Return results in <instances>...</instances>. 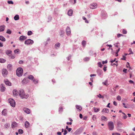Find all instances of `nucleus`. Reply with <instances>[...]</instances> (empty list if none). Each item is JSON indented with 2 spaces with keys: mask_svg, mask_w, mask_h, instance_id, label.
I'll return each mask as SVG.
<instances>
[{
  "mask_svg": "<svg viewBox=\"0 0 135 135\" xmlns=\"http://www.w3.org/2000/svg\"><path fill=\"white\" fill-rule=\"evenodd\" d=\"M19 95L22 99H27L28 97V95L25 94L24 91L22 90H20L19 93Z\"/></svg>",
  "mask_w": 135,
  "mask_h": 135,
  "instance_id": "1",
  "label": "nucleus"
},
{
  "mask_svg": "<svg viewBox=\"0 0 135 135\" xmlns=\"http://www.w3.org/2000/svg\"><path fill=\"white\" fill-rule=\"evenodd\" d=\"M23 73V69L21 68H18L16 70V74L17 75L20 77L22 76Z\"/></svg>",
  "mask_w": 135,
  "mask_h": 135,
  "instance_id": "2",
  "label": "nucleus"
},
{
  "mask_svg": "<svg viewBox=\"0 0 135 135\" xmlns=\"http://www.w3.org/2000/svg\"><path fill=\"white\" fill-rule=\"evenodd\" d=\"M108 126L109 129L110 131L113 130L114 128L113 122L112 121H110L108 123Z\"/></svg>",
  "mask_w": 135,
  "mask_h": 135,
  "instance_id": "3",
  "label": "nucleus"
},
{
  "mask_svg": "<svg viewBox=\"0 0 135 135\" xmlns=\"http://www.w3.org/2000/svg\"><path fill=\"white\" fill-rule=\"evenodd\" d=\"M8 102L10 104V105L13 107L15 106V102L14 100L12 99H8Z\"/></svg>",
  "mask_w": 135,
  "mask_h": 135,
  "instance_id": "4",
  "label": "nucleus"
},
{
  "mask_svg": "<svg viewBox=\"0 0 135 135\" xmlns=\"http://www.w3.org/2000/svg\"><path fill=\"white\" fill-rule=\"evenodd\" d=\"M34 43V41L31 39H28L26 40L25 42V45H32Z\"/></svg>",
  "mask_w": 135,
  "mask_h": 135,
  "instance_id": "5",
  "label": "nucleus"
},
{
  "mask_svg": "<svg viewBox=\"0 0 135 135\" xmlns=\"http://www.w3.org/2000/svg\"><path fill=\"white\" fill-rule=\"evenodd\" d=\"M8 72L7 70L6 69H3L2 70V75L4 76L6 75Z\"/></svg>",
  "mask_w": 135,
  "mask_h": 135,
  "instance_id": "6",
  "label": "nucleus"
},
{
  "mask_svg": "<svg viewBox=\"0 0 135 135\" xmlns=\"http://www.w3.org/2000/svg\"><path fill=\"white\" fill-rule=\"evenodd\" d=\"M97 7V4L95 3H93L90 5V8L91 9H95Z\"/></svg>",
  "mask_w": 135,
  "mask_h": 135,
  "instance_id": "7",
  "label": "nucleus"
},
{
  "mask_svg": "<svg viewBox=\"0 0 135 135\" xmlns=\"http://www.w3.org/2000/svg\"><path fill=\"white\" fill-rule=\"evenodd\" d=\"M1 91L2 92L4 91L6 89L5 87L4 86V85L1 84L0 85Z\"/></svg>",
  "mask_w": 135,
  "mask_h": 135,
  "instance_id": "8",
  "label": "nucleus"
},
{
  "mask_svg": "<svg viewBox=\"0 0 135 135\" xmlns=\"http://www.w3.org/2000/svg\"><path fill=\"white\" fill-rule=\"evenodd\" d=\"M123 123L120 121H118L117 122V128H121L122 127V126Z\"/></svg>",
  "mask_w": 135,
  "mask_h": 135,
  "instance_id": "9",
  "label": "nucleus"
},
{
  "mask_svg": "<svg viewBox=\"0 0 135 135\" xmlns=\"http://www.w3.org/2000/svg\"><path fill=\"white\" fill-rule=\"evenodd\" d=\"M4 82H5V84L9 86H11V83L9 81L7 80H4Z\"/></svg>",
  "mask_w": 135,
  "mask_h": 135,
  "instance_id": "10",
  "label": "nucleus"
},
{
  "mask_svg": "<svg viewBox=\"0 0 135 135\" xmlns=\"http://www.w3.org/2000/svg\"><path fill=\"white\" fill-rule=\"evenodd\" d=\"M66 32L68 35H69L71 33L70 30V28L68 27L66 30Z\"/></svg>",
  "mask_w": 135,
  "mask_h": 135,
  "instance_id": "11",
  "label": "nucleus"
},
{
  "mask_svg": "<svg viewBox=\"0 0 135 135\" xmlns=\"http://www.w3.org/2000/svg\"><path fill=\"white\" fill-rule=\"evenodd\" d=\"M27 38V37L25 36H20V37L19 40L20 41H22L26 39Z\"/></svg>",
  "mask_w": 135,
  "mask_h": 135,
  "instance_id": "12",
  "label": "nucleus"
},
{
  "mask_svg": "<svg viewBox=\"0 0 135 135\" xmlns=\"http://www.w3.org/2000/svg\"><path fill=\"white\" fill-rule=\"evenodd\" d=\"M24 111L27 114H29L30 113V110L29 109L27 108H24L23 109Z\"/></svg>",
  "mask_w": 135,
  "mask_h": 135,
  "instance_id": "13",
  "label": "nucleus"
},
{
  "mask_svg": "<svg viewBox=\"0 0 135 135\" xmlns=\"http://www.w3.org/2000/svg\"><path fill=\"white\" fill-rule=\"evenodd\" d=\"M28 78L30 80H33V82H35V79H34V77L32 75H30L28 77Z\"/></svg>",
  "mask_w": 135,
  "mask_h": 135,
  "instance_id": "14",
  "label": "nucleus"
},
{
  "mask_svg": "<svg viewBox=\"0 0 135 135\" xmlns=\"http://www.w3.org/2000/svg\"><path fill=\"white\" fill-rule=\"evenodd\" d=\"M13 95L16 96L18 94V91L16 89H14L13 91Z\"/></svg>",
  "mask_w": 135,
  "mask_h": 135,
  "instance_id": "15",
  "label": "nucleus"
},
{
  "mask_svg": "<svg viewBox=\"0 0 135 135\" xmlns=\"http://www.w3.org/2000/svg\"><path fill=\"white\" fill-rule=\"evenodd\" d=\"M5 26L4 25L0 26V32L3 31H4Z\"/></svg>",
  "mask_w": 135,
  "mask_h": 135,
  "instance_id": "16",
  "label": "nucleus"
},
{
  "mask_svg": "<svg viewBox=\"0 0 135 135\" xmlns=\"http://www.w3.org/2000/svg\"><path fill=\"white\" fill-rule=\"evenodd\" d=\"M7 111L6 109H4L2 112V113L3 115H5L7 114Z\"/></svg>",
  "mask_w": 135,
  "mask_h": 135,
  "instance_id": "17",
  "label": "nucleus"
},
{
  "mask_svg": "<svg viewBox=\"0 0 135 135\" xmlns=\"http://www.w3.org/2000/svg\"><path fill=\"white\" fill-rule=\"evenodd\" d=\"M17 123L15 122H13L12 124V128H15L17 126Z\"/></svg>",
  "mask_w": 135,
  "mask_h": 135,
  "instance_id": "18",
  "label": "nucleus"
},
{
  "mask_svg": "<svg viewBox=\"0 0 135 135\" xmlns=\"http://www.w3.org/2000/svg\"><path fill=\"white\" fill-rule=\"evenodd\" d=\"M29 125L30 123L26 121L25 123V126L26 128H28L29 127Z\"/></svg>",
  "mask_w": 135,
  "mask_h": 135,
  "instance_id": "19",
  "label": "nucleus"
},
{
  "mask_svg": "<svg viewBox=\"0 0 135 135\" xmlns=\"http://www.w3.org/2000/svg\"><path fill=\"white\" fill-rule=\"evenodd\" d=\"M12 52L10 50H7L6 51V54L10 56V54H11Z\"/></svg>",
  "mask_w": 135,
  "mask_h": 135,
  "instance_id": "20",
  "label": "nucleus"
},
{
  "mask_svg": "<svg viewBox=\"0 0 135 135\" xmlns=\"http://www.w3.org/2000/svg\"><path fill=\"white\" fill-rule=\"evenodd\" d=\"M0 40H1L3 42H4L6 41V39L3 36H0Z\"/></svg>",
  "mask_w": 135,
  "mask_h": 135,
  "instance_id": "21",
  "label": "nucleus"
},
{
  "mask_svg": "<svg viewBox=\"0 0 135 135\" xmlns=\"http://www.w3.org/2000/svg\"><path fill=\"white\" fill-rule=\"evenodd\" d=\"M73 10H70L68 11V14L69 16H71L73 14Z\"/></svg>",
  "mask_w": 135,
  "mask_h": 135,
  "instance_id": "22",
  "label": "nucleus"
},
{
  "mask_svg": "<svg viewBox=\"0 0 135 135\" xmlns=\"http://www.w3.org/2000/svg\"><path fill=\"white\" fill-rule=\"evenodd\" d=\"M76 108L77 110L78 109L80 111L82 109V107L81 106L78 105H76Z\"/></svg>",
  "mask_w": 135,
  "mask_h": 135,
  "instance_id": "23",
  "label": "nucleus"
},
{
  "mask_svg": "<svg viewBox=\"0 0 135 135\" xmlns=\"http://www.w3.org/2000/svg\"><path fill=\"white\" fill-rule=\"evenodd\" d=\"M27 83L26 79V78L24 79L22 82V83L23 84H26Z\"/></svg>",
  "mask_w": 135,
  "mask_h": 135,
  "instance_id": "24",
  "label": "nucleus"
},
{
  "mask_svg": "<svg viewBox=\"0 0 135 135\" xmlns=\"http://www.w3.org/2000/svg\"><path fill=\"white\" fill-rule=\"evenodd\" d=\"M14 19L15 20H17L19 19V17L18 15H16L14 17Z\"/></svg>",
  "mask_w": 135,
  "mask_h": 135,
  "instance_id": "25",
  "label": "nucleus"
},
{
  "mask_svg": "<svg viewBox=\"0 0 135 135\" xmlns=\"http://www.w3.org/2000/svg\"><path fill=\"white\" fill-rule=\"evenodd\" d=\"M12 65L11 64H9L7 65V67L8 69L9 70H10L12 68Z\"/></svg>",
  "mask_w": 135,
  "mask_h": 135,
  "instance_id": "26",
  "label": "nucleus"
},
{
  "mask_svg": "<svg viewBox=\"0 0 135 135\" xmlns=\"http://www.w3.org/2000/svg\"><path fill=\"white\" fill-rule=\"evenodd\" d=\"M102 111L107 113H108L109 112V110L108 109L106 108L104 109Z\"/></svg>",
  "mask_w": 135,
  "mask_h": 135,
  "instance_id": "27",
  "label": "nucleus"
},
{
  "mask_svg": "<svg viewBox=\"0 0 135 135\" xmlns=\"http://www.w3.org/2000/svg\"><path fill=\"white\" fill-rule=\"evenodd\" d=\"M102 84H103L104 85H105L106 86H108L109 85V84L108 83V80H106L105 82H103Z\"/></svg>",
  "mask_w": 135,
  "mask_h": 135,
  "instance_id": "28",
  "label": "nucleus"
},
{
  "mask_svg": "<svg viewBox=\"0 0 135 135\" xmlns=\"http://www.w3.org/2000/svg\"><path fill=\"white\" fill-rule=\"evenodd\" d=\"M6 61V60L3 59L2 58H0V62L1 63H4Z\"/></svg>",
  "mask_w": 135,
  "mask_h": 135,
  "instance_id": "29",
  "label": "nucleus"
},
{
  "mask_svg": "<svg viewBox=\"0 0 135 135\" xmlns=\"http://www.w3.org/2000/svg\"><path fill=\"white\" fill-rule=\"evenodd\" d=\"M93 110L95 112H97L99 110V108H97L95 107L93 108Z\"/></svg>",
  "mask_w": 135,
  "mask_h": 135,
  "instance_id": "30",
  "label": "nucleus"
},
{
  "mask_svg": "<svg viewBox=\"0 0 135 135\" xmlns=\"http://www.w3.org/2000/svg\"><path fill=\"white\" fill-rule=\"evenodd\" d=\"M97 72L98 75H100L102 74V71L100 70H98Z\"/></svg>",
  "mask_w": 135,
  "mask_h": 135,
  "instance_id": "31",
  "label": "nucleus"
},
{
  "mask_svg": "<svg viewBox=\"0 0 135 135\" xmlns=\"http://www.w3.org/2000/svg\"><path fill=\"white\" fill-rule=\"evenodd\" d=\"M82 45L84 47H85L86 45V42L84 40H83L82 42Z\"/></svg>",
  "mask_w": 135,
  "mask_h": 135,
  "instance_id": "32",
  "label": "nucleus"
},
{
  "mask_svg": "<svg viewBox=\"0 0 135 135\" xmlns=\"http://www.w3.org/2000/svg\"><path fill=\"white\" fill-rule=\"evenodd\" d=\"M18 132L19 134H22L23 133V131L21 129H19L18 130Z\"/></svg>",
  "mask_w": 135,
  "mask_h": 135,
  "instance_id": "33",
  "label": "nucleus"
},
{
  "mask_svg": "<svg viewBox=\"0 0 135 135\" xmlns=\"http://www.w3.org/2000/svg\"><path fill=\"white\" fill-rule=\"evenodd\" d=\"M64 33V31L63 30H61L60 31V35L61 36H63V34Z\"/></svg>",
  "mask_w": 135,
  "mask_h": 135,
  "instance_id": "34",
  "label": "nucleus"
},
{
  "mask_svg": "<svg viewBox=\"0 0 135 135\" xmlns=\"http://www.w3.org/2000/svg\"><path fill=\"white\" fill-rule=\"evenodd\" d=\"M4 126L5 128H8L9 126V124L6 123L5 124Z\"/></svg>",
  "mask_w": 135,
  "mask_h": 135,
  "instance_id": "35",
  "label": "nucleus"
},
{
  "mask_svg": "<svg viewBox=\"0 0 135 135\" xmlns=\"http://www.w3.org/2000/svg\"><path fill=\"white\" fill-rule=\"evenodd\" d=\"M97 96L100 98L103 99L104 98V97L102 95L100 94H99V95H98Z\"/></svg>",
  "mask_w": 135,
  "mask_h": 135,
  "instance_id": "36",
  "label": "nucleus"
},
{
  "mask_svg": "<svg viewBox=\"0 0 135 135\" xmlns=\"http://www.w3.org/2000/svg\"><path fill=\"white\" fill-rule=\"evenodd\" d=\"M120 50V48H119L118 50H116V52L115 53V56H118V53L119 52V51Z\"/></svg>",
  "mask_w": 135,
  "mask_h": 135,
  "instance_id": "37",
  "label": "nucleus"
},
{
  "mask_svg": "<svg viewBox=\"0 0 135 135\" xmlns=\"http://www.w3.org/2000/svg\"><path fill=\"white\" fill-rule=\"evenodd\" d=\"M101 117H102V119L103 120H104L105 119L106 120H107L108 119L106 117L104 116H102Z\"/></svg>",
  "mask_w": 135,
  "mask_h": 135,
  "instance_id": "38",
  "label": "nucleus"
},
{
  "mask_svg": "<svg viewBox=\"0 0 135 135\" xmlns=\"http://www.w3.org/2000/svg\"><path fill=\"white\" fill-rule=\"evenodd\" d=\"M33 34L32 32L31 31H28L27 32L28 35H30Z\"/></svg>",
  "mask_w": 135,
  "mask_h": 135,
  "instance_id": "39",
  "label": "nucleus"
},
{
  "mask_svg": "<svg viewBox=\"0 0 135 135\" xmlns=\"http://www.w3.org/2000/svg\"><path fill=\"white\" fill-rule=\"evenodd\" d=\"M117 99L118 101H120L121 100V97L119 95H118L117 97Z\"/></svg>",
  "mask_w": 135,
  "mask_h": 135,
  "instance_id": "40",
  "label": "nucleus"
},
{
  "mask_svg": "<svg viewBox=\"0 0 135 135\" xmlns=\"http://www.w3.org/2000/svg\"><path fill=\"white\" fill-rule=\"evenodd\" d=\"M127 32L126 30H125L124 29H123V30L122 33L123 34H126L127 33Z\"/></svg>",
  "mask_w": 135,
  "mask_h": 135,
  "instance_id": "41",
  "label": "nucleus"
},
{
  "mask_svg": "<svg viewBox=\"0 0 135 135\" xmlns=\"http://www.w3.org/2000/svg\"><path fill=\"white\" fill-rule=\"evenodd\" d=\"M6 33L9 34H11V30L9 29H8L7 30Z\"/></svg>",
  "mask_w": 135,
  "mask_h": 135,
  "instance_id": "42",
  "label": "nucleus"
},
{
  "mask_svg": "<svg viewBox=\"0 0 135 135\" xmlns=\"http://www.w3.org/2000/svg\"><path fill=\"white\" fill-rule=\"evenodd\" d=\"M98 66L100 67L101 68L102 67V64L100 62H99L98 63Z\"/></svg>",
  "mask_w": 135,
  "mask_h": 135,
  "instance_id": "43",
  "label": "nucleus"
},
{
  "mask_svg": "<svg viewBox=\"0 0 135 135\" xmlns=\"http://www.w3.org/2000/svg\"><path fill=\"white\" fill-rule=\"evenodd\" d=\"M19 50L18 49H16L14 51V52L15 53H17L18 52Z\"/></svg>",
  "mask_w": 135,
  "mask_h": 135,
  "instance_id": "44",
  "label": "nucleus"
},
{
  "mask_svg": "<svg viewBox=\"0 0 135 135\" xmlns=\"http://www.w3.org/2000/svg\"><path fill=\"white\" fill-rule=\"evenodd\" d=\"M60 44L59 43H58L55 44V46L56 47H59L60 46Z\"/></svg>",
  "mask_w": 135,
  "mask_h": 135,
  "instance_id": "45",
  "label": "nucleus"
},
{
  "mask_svg": "<svg viewBox=\"0 0 135 135\" xmlns=\"http://www.w3.org/2000/svg\"><path fill=\"white\" fill-rule=\"evenodd\" d=\"M129 51L130 52L128 54V55H130L131 54H133V52L132 51V50L131 48L129 49Z\"/></svg>",
  "mask_w": 135,
  "mask_h": 135,
  "instance_id": "46",
  "label": "nucleus"
},
{
  "mask_svg": "<svg viewBox=\"0 0 135 135\" xmlns=\"http://www.w3.org/2000/svg\"><path fill=\"white\" fill-rule=\"evenodd\" d=\"M59 112H62V107H60L59 109Z\"/></svg>",
  "mask_w": 135,
  "mask_h": 135,
  "instance_id": "47",
  "label": "nucleus"
},
{
  "mask_svg": "<svg viewBox=\"0 0 135 135\" xmlns=\"http://www.w3.org/2000/svg\"><path fill=\"white\" fill-rule=\"evenodd\" d=\"M64 132L63 133L64 135H66L68 133V132H67V131L66 129H65L64 130Z\"/></svg>",
  "mask_w": 135,
  "mask_h": 135,
  "instance_id": "48",
  "label": "nucleus"
},
{
  "mask_svg": "<svg viewBox=\"0 0 135 135\" xmlns=\"http://www.w3.org/2000/svg\"><path fill=\"white\" fill-rule=\"evenodd\" d=\"M89 59V58L88 57H86L84 59V60L85 61H88Z\"/></svg>",
  "mask_w": 135,
  "mask_h": 135,
  "instance_id": "49",
  "label": "nucleus"
},
{
  "mask_svg": "<svg viewBox=\"0 0 135 135\" xmlns=\"http://www.w3.org/2000/svg\"><path fill=\"white\" fill-rule=\"evenodd\" d=\"M128 81L129 83H130L131 84H134V82L133 81L131 80H129Z\"/></svg>",
  "mask_w": 135,
  "mask_h": 135,
  "instance_id": "50",
  "label": "nucleus"
},
{
  "mask_svg": "<svg viewBox=\"0 0 135 135\" xmlns=\"http://www.w3.org/2000/svg\"><path fill=\"white\" fill-rule=\"evenodd\" d=\"M8 3L9 4H13V2L12 1H8Z\"/></svg>",
  "mask_w": 135,
  "mask_h": 135,
  "instance_id": "51",
  "label": "nucleus"
},
{
  "mask_svg": "<svg viewBox=\"0 0 135 135\" xmlns=\"http://www.w3.org/2000/svg\"><path fill=\"white\" fill-rule=\"evenodd\" d=\"M71 55H69V56L67 57V59L69 61L70 60V59L71 58Z\"/></svg>",
  "mask_w": 135,
  "mask_h": 135,
  "instance_id": "52",
  "label": "nucleus"
},
{
  "mask_svg": "<svg viewBox=\"0 0 135 135\" xmlns=\"http://www.w3.org/2000/svg\"><path fill=\"white\" fill-rule=\"evenodd\" d=\"M116 59V58H115L113 60H110V62H111V63L112 64L113 63V62L115 61Z\"/></svg>",
  "mask_w": 135,
  "mask_h": 135,
  "instance_id": "53",
  "label": "nucleus"
},
{
  "mask_svg": "<svg viewBox=\"0 0 135 135\" xmlns=\"http://www.w3.org/2000/svg\"><path fill=\"white\" fill-rule=\"evenodd\" d=\"M112 135H120V134L118 133H113Z\"/></svg>",
  "mask_w": 135,
  "mask_h": 135,
  "instance_id": "54",
  "label": "nucleus"
},
{
  "mask_svg": "<svg viewBox=\"0 0 135 135\" xmlns=\"http://www.w3.org/2000/svg\"><path fill=\"white\" fill-rule=\"evenodd\" d=\"M123 58H121V59L122 60H126V57L125 56H123Z\"/></svg>",
  "mask_w": 135,
  "mask_h": 135,
  "instance_id": "55",
  "label": "nucleus"
},
{
  "mask_svg": "<svg viewBox=\"0 0 135 135\" xmlns=\"http://www.w3.org/2000/svg\"><path fill=\"white\" fill-rule=\"evenodd\" d=\"M92 119L94 120H95L96 119V116L93 115Z\"/></svg>",
  "mask_w": 135,
  "mask_h": 135,
  "instance_id": "56",
  "label": "nucleus"
},
{
  "mask_svg": "<svg viewBox=\"0 0 135 135\" xmlns=\"http://www.w3.org/2000/svg\"><path fill=\"white\" fill-rule=\"evenodd\" d=\"M107 60H105V61H102V64H105L107 63Z\"/></svg>",
  "mask_w": 135,
  "mask_h": 135,
  "instance_id": "57",
  "label": "nucleus"
},
{
  "mask_svg": "<svg viewBox=\"0 0 135 135\" xmlns=\"http://www.w3.org/2000/svg\"><path fill=\"white\" fill-rule=\"evenodd\" d=\"M127 117V115L125 114V115H124V116H123V118L124 119H126Z\"/></svg>",
  "mask_w": 135,
  "mask_h": 135,
  "instance_id": "58",
  "label": "nucleus"
},
{
  "mask_svg": "<svg viewBox=\"0 0 135 135\" xmlns=\"http://www.w3.org/2000/svg\"><path fill=\"white\" fill-rule=\"evenodd\" d=\"M113 103V104L114 105H115V106H116L117 105V103L116 102H115V101H114Z\"/></svg>",
  "mask_w": 135,
  "mask_h": 135,
  "instance_id": "59",
  "label": "nucleus"
},
{
  "mask_svg": "<svg viewBox=\"0 0 135 135\" xmlns=\"http://www.w3.org/2000/svg\"><path fill=\"white\" fill-rule=\"evenodd\" d=\"M23 63V61H22V60H20L19 62V63L20 64H22Z\"/></svg>",
  "mask_w": 135,
  "mask_h": 135,
  "instance_id": "60",
  "label": "nucleus"
},
{
  "mask_svg": "<svg viewBox=\"0 0 135 135\" xmlns=\"http://www.w3.org/2000/svg\"><path fill=\"white\" fill-rule=\"evenodd\" d=\"M15 55H11V58L12 59H14L15 58Z\"/></svg>",
  "mask_w": 135,
  "mask_h": 135,
  "instance_id": "61",
  "label": "nucleus"
},
{
  "mask_svg": "<svg viewBox=\"0 0 135 135\" xmlns=\"http://www.w3.org/2000/svg\"><path fill=\"white\" fill-rule=\"evenodd\" d=\"M127 70V69H124L123 70V71L125 73H126Z\"/></svg>",
  "mask_w": 135,
  "mask_h": 135,
  "instance_id": "62",
  "label": "nucleus"
},
{
  "mask_svg": "<svg viewBox=\"0 0 135 135\" xmlns=\"http://www.w3.org/2000/svg\"><path fill=\"white\" fill-rule=\"evenodd\" d=\"M123 92V90L122 89H120L119 90V92L120 93H122Z\"/></svg>",
  "mask_w": 135,
  "mask_h": 135,
  "instance_id": "63",
  "label": "nucleus"
},
{
  "mask_svg": "<svg viewBox=\"0 0 135 135\" xmlns=\"http://www.w3.org/2000/svg\"><path fill=\"white\" fill-rule=\"evenodd\" d=\"M57 134L58 135H61V132H58L57 133Z\"/></svg>",
  "mask_w": 135,
  "mask_h": 135,
  "instance_id": "64",
  "label": "nucleus"
}]
</instances>
